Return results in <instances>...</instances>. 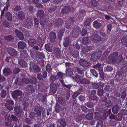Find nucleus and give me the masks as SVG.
Returning a JSON list of instances; mask_svg holds the SVG:
<instances>
[{"label": "nucleus", "mask_w": 127, "mask_h": 127, "mask_svg": "<svg viewBox=\"0 0 127 127\" xmlns=\"http://www.w3.org/2000/svg\"><path fill=\"white\" fill-rule=\"evenodd\" d=\"M44 12L43 10L39 11L37 13V17H41L40 20V23L41 25H44L46 24L47 23V21L45 19H43V17H41L43 16L44 14Z\"/></svg>", "instance_id": "f257e3e1"}, {"label": "nucleus", "mask_w": 127, "mask_h": 127, "mask_svg": "<svg viewBox=\"0 0 127 127\" xmlns=\"http://www.w3.org/2000/svg\"><path fill=\"white\" fill-rule=\"evenodd\" d=\"M75 80L77 83L80 82L81 83L86 84L88 82L87 80L82 78L81 77L78 75L75 76Z\"/></svg>", "instance_id": "f03ea898"}, {"label": "nucleus", "mask_w": 127, "mask_h": 127, "mask_svg": "<svg viewBox=\"0 0 127 127\" xmlns=\"http://www.w3.org/2000/svg\"><path fill=\"white\" fill-rule=\"evenodd\" d=\"M33 18L31 17H28L25 23V24L28 28H31V26L32 25Z\"/></svg>", "instance_id": "7ed1b4c3"}, {"label": "nucleus", "mask_w": 127, "mask_h": 127, "mask_svg": "<svg viewBox=\"0 0 127 127\" xmlns=\"http://www.w3.org/2000/svg\"><path fill=\"white\" fill-rule=\"evenodd\" d=\"M7 103L5 104V106L9 110H12L13 108L11 106L13 105L14 103L13 101L10 100H8L6 101Z\"/></svg>", "instance_id": "20e7f679"}, {"label": "nucleus", "mask_w": 127, "mask_h": 127, "mask_svg": "<svg viewBox=\"0 0 127 127\" xmlns=\"http://www.w3.org/2000/svg\"><path fill=\"white\" fill-rule=\"evenodd\" d=\"M8 53L12 56H17V52L16 50L12 48H9L8 50Z\"/></svg>", "instance_id": "39448f33"}, {"label": "nucleus", "mask_w": 127, "mask_h": 127, "mask_svg": "<svg viewBox=\"0 0 127 127\" xmlns=\"http://www.w3.org/2000/svg\"><path fill=\"white\" fill-rule=\"evenodd\" d=\"M97 53H95L92 54L91 56V59H93L94 57L95 59L97 60H98L101 57L102 54L101 52Z\"/></svg>", "instance_id": "423d86ee"}, {"label": "nucleus", "mask_w": 127, "mask_h": 127, "mask_svg": "<svg viewBox=\"0 0 127 127\" xmlns=\"http://www.w3.org/2000/svg\"><path fill=\"white\" fill-rule=\"evenodd\" d=\"M56 34L53 32H51L49 35V39H50V41L52 42L55 41L56 38Z\"/></svg>", "instance_id": "0eeeda50"}, {"label": "nucleus", "mask_w": 127, "mask_h": 127, "mask_svg": "<svg viewBox=\"0 0 127 127\" xmlns=\"http://www.w3.org/2000/svg\"><path fill=\"white\" fill-rule=\"evenodd\" d=\"M15 33L17 36L20 39H24V37L23 35L21 32L18 30H16L15 31Z\"/></svg>", "instance_id": "6e6552de"}, {"label": "nucleus", "mask_w": 127, "mask_h": 127, "mask_svg": "<svg viewBox=\"0 0 127 127\" xmlns=\"http://www.w3.org/2000/svg\"><path fill=\"white\" fill-rule=\"evenodd\" d=\"M50 88L52 93L53 94H55L57 90V87L56 85L53 83L51 84Z\"/></svg>", "instance_id": "1a4fd4ad"}, {"label": "nucleus", "mask_w": 127, "mask_h": 127, "mask_svg": "<svg viewBox=\"0 0 127 127\" xmlns=\"http://www.w3.org/2000/svg\"><path fill=\"white\" fill-rule=\"evenodd\" d=\"M11 71L8 68H5L3 70V74L5 76H7L11 74Z\"/></svg>", "instance_id": "9d476101"}, {"label": "nucleus", "mask_w": 127, "mask_h": 127, "mask_svg": "<svg viewBox=\"0 0 127 127\" xmlns=\"http://www.w3.org/2000/svg\"><path fill=\"white\" fill-rule=\"evenodd\" d=\"M26 45L25 43L23 42H19L18 44V47L20 49H23L26 47Z\"/></svg>", "instance_id": "9b49d317"}, {"label": "nucleus", "mask_w": 127, "mask_h": 127, "mask_svg": "<svg viewBox=\"0 0 127 127\" xmlns=\"http://www.w3.org/2000/svg\"><path fill=\"white\" fill-rule=\"evenodd\" d=\"M28 43L29 45L31 46H33L36 43V41L34 39H31L28 40Z\"/></svg>", "instance_id": "f8f14e48"}, {"label": "nucleus", "mask_w": 127, "mask_h": 127, "mask_svg": "<svg viewBox=\"0 0 127 127\" xmlns=\"http://www.w3.org/2000/svg\"><path fill=\"white\" fill-rule=\"evenodd\" d=\"M45 47L46 50L49 52L51 51L52 49L51 45L49 43L46 44L45 45Z\"/></svg>", "instance_id": "ddd939ff"}, {"label": "nucleus", "mask_w": 127, "mask_h": 127, "mask_svg": "<svg viewBox=\"0 0 127 127\" xmlns=\"http://www.w3.org/2000/svg\"><path fill=\"white\" fill-rule=\"evenodd\" d=\"M18 17L19 19H23L25 18V15L23 12H21L18 13Z\"/></svg>", "instance_id": "4468645a"}, {"label": "nucleus", "mask_w": 127, "mask_h": 127, "mask_svg": "<svg viewBox=\"0 0 127 127\" xmlns=\"http://www.w3.org/2000/svg\"><path fill=\"white\" fill-rule=\"evenodd\" d=\"M19 64L23 67H24L26 66L27 64L25 62L22 60H20L19 61Z\"/></svg>", "instance_id": "2eb2a0df"}, {"label": "nucleus", "mask_w": 127, "mask_h": 127, "mask_svg": "<svg viewBox=\"0 0 127 127\" xmlns=\"http://www.w3.org/2000/svg\"><path fill=\"white\" fill-rule=\"evenodd\" d=\"M6 17L9 21L12 20V15L9 12H7L6 14Z\"/></svg>", "instance_id": "dca6fc26"}, {"label": "nucleus", "mask_w": 127, "mask_h": 127, "mask_svg": "<svg viewBox=\"0 0 127 127\" xmlns=\"http://www.w3.org/2000/svg\"><path fill=\"white\" fill-rule=\"evenodd\" d=\"M101 24L97 21H95L94 22V26L96 28H97L100 27Z\"/></svg>", "instance_id": "f3484780"}, {"label": "nucleus", "mask_w": 127, "mask_h": 127, "mask_svg": "<svg viewBox=\"0 0 127 127\" xmlns=\"http://www.w3.org/2000/svg\"><path fill=\"white\" fill-rule=\"evenodd\" d=\"M118 107L117 105H115L113 108L112 111L113 113L114 114H117L118 112Z\"/></svg>", "instance_id": "a211bd4d"}, {"label": "nucleus", "mask_w": 127, "mask_h": 127, "mask_svg": "<svg viewBox=\"0 0 127 127\" xmlns=\"http://www.w3.org/2000/svg\"><path fill=\"white\" fill-rule=\"evenodd\" d=\"M69 39L68 37L64 39L63 44L64 46L67 47L68 46L69 43Z\"/></svg>", "instance_id": "6ab92c4d"}, {"label": "nucleus", "mask_w": 127, "mask_h": 127, "mask_svg": "<svg viewBox=\"0 0 127 127\" xmlns=\"http://www.w3.org/2000/svg\"><path fill=\"white\" fill-rule=\"evenodd\" d=\"M21 56H22V55H23V56H26V58H29V57H28V55L26 53V51L25 50H21ZM22 57H23L24 58H25V57L22 56Z\"/></svg>", "instance_id": "aec40b11"}, {"label": "nucleus", "mask_w": 127, "mask_h": 127, "mask_svg": "<svg viewBox=\"0 0 127 127\" xmlns=\"http://www.w3.org/2000/svg\"><path fill=\"white\" fill-rule=\"evenodd\" d=\"M37 57L38 59L42 58H44V56L42 53L38 52L37 53Z\"/></svg>", "instance_id": "412c9836"}, {"label": "nucleus", "mask_w": 127, "mask_h": 127, "mask_svg": "<svg viewBox=\"0 0 127 127\" xmlns=\"http://www.w3.org/2000/svg\"><path fill=\"white\" fill-rule=\"evenodd\" d=\"M22 94L21 92L19 90L15 91L14 93V96L15 95L17 96H19ZM12 96H13V95H12Z\"/></svg>", "instance_id": "4be33fe9"}, {"label": "nucleus", "mask_w": 127, "mask_h": 127, "mask_svg": "<svg viewBox=\"0 0 127 127\" xmlns=\"http://www.w3.org/2000/svg\"><path fill=\"white\" fill-rule=\"evenodd\" d=\"M86 61L83 59L80 60L79 61V64L83 66L86 65Z\"/></svg>", "instance_id": "5701e85b"}, {"label": "nucleus", "mask_w": 127, "mask_h": 127, "mask_svg": "<svg viewBox=\"0 0 127 127\" xmlns=\"http://www.w3.org/2000/svg\"><path fill=\"white\" fill-rule=\"evenodd\" d=\"M67 69V68L66 67V75L68 76H70L72 74V72L70 69L69 68L68 69Z\"/></svg>", "instance_id": "b1692460"}, {"label": "nucleus", "mask_w": 127, "mask_h": 127, "mask_svg": "<svg viewBox=\"0 0 127 127\" xmlns=\"http://www.w3.org/2000/svg\"><path fill=\"white\" fill-rule=\"evenodd\" d=\"M64 30L63 29L62 30L59 32L58 33V37L59 38H61L62 36L63 33L64 32Z\"/></svg>", "instance_id": "393cba45"}, {"label": "nucleus", "mask_w": 127, "mask_h": 127, "mask_svg": "<svg viewBox=\"0 0 127 127\" xmlns=\"http://www.w3.org/2000/svg\"><path fill=\"white\" fill-rule=\"evenodd\" d=\"M6 91L4 90H2L1 92L0 95L1 97L4 98L6 96Z\"/></svg>", "instance_id": "a878e982"}, {"label": "nucleus", "mask_w": 127, "mask_h": 127, "mask_svg": "<svg viewBox=\"0 0 127 127\" xmlns=\"http://www.w3.org/2000/svg\"><path fill=\"white\" fill-rule=\"evenodd\" d=\"M93 118V114L92 113H90L87 115L86 116V118L87 120H90L92 119Z\"/></svg>", "instance_id": "bb28decb"}, {"label": "nucleus", "mask_w": 127, "mask_h": 127, "mask_svg": "<svg viewBox=\"0 0 127 127\" xmlns=\"http://www.w3.org/2000/svg\"><path fill=\"white\" fill-rule=\"evenodd\" d=\"M91 72L93 75L97 77L98 76V75L96 73V72L95 70L94 69H92L91 70Z\"/></svg>", "instance_id": "cd10ccee"}, {"label": "nucleus", "mask_w": 127, "mask_h": 127, "mask_svg": "<svg viewBox=\"0 0 127 127\" xmlns=\"http://www.w3.org/2000/svg\"><path fill=\"white\" fill-rule=\"evenodd\" d=\"M98 95L100 96H102L103 94V90L102 89H99L98 91Z\"/></svg>", "instance_id": "c85d7f7f"}, {"label": "nucleus", "mask_w": 127, "mask_h": 127, "mask_svg": "<svg viewBox=\"0 0 127 127\" xmlns=\"http://www.w3.org/2000/svg\"><path fill=\"white\" fill-rule=\"evenodd\" d=\"M88 39L87 37H84L83 38L82 41L84 44H85L87 43Z\"/></svg>", "instance_id": "c756f323"}, {"label": "nucleus", "mask_w": 127, "mask_h": 127, "mask_svg": "<svg viewBox=\"0 0 127 127\" xmlns=\"http://www.w3.org/2000/svg\"><path fill=\"white\" fill-rule=\"evenodd\" d=\"M51 70V68L50 65L48 64L46 66V70L48 72H50Z\"/></svg>", "instance_id": "7c9ffc66"}, {"label": "nucleus", "mask_w": 127, "mask_h": 127, "mask_svg": "<svg viewBox=\"0 0 127 127\" xmlns=\"http://www.w3.org/2000/svg\"><path fill=\"white\" fill-rule=\"evenodd\" d=\"M91 3L94 6H96L97 4V2L95 0H91Z\"/></svg>", "instance_id": "2f4dec72"}, {"label": "nucleus", "mask_w": 127, "mask_h": 127, "mask_svg": "<svg viewBox=\"0 0 127 127\" xmlns=\"http://www.w3.org/2000/svg\"><path fill=\"white\" fill-rule=\"evenodd\" d=\"M111 109H109L108 110V111L107 112L106 114H103V116H104L105 115V117L104 118H105L106 117H107L109 115H110V113L111 112Z\"/></svg>", "instance_id": "473e14b6"}, {"label": "nucleus", "mask_w": 127, "mask_h": 127, "mask_svg": "<svg viewBox=\"0 0 127 127\" xmlns=\"http://www.w3.org/2000/svg\"><path fill=\"white\" fill-rule=\"evenodd\" d=\"M116 118L119 120H121L122 119L121 115L119 114H118L116 116Z\"/></svg>", "instance_id": "72a5a7b5"}, {"label": "nucleus", "mask_w": 127, "mask_h": 127, "mask_svg": "<svg viewBox=\"0 0 127 127\" xmlns=\"http://www.w3.org/2000/svg\"><path fill=\"white\" fill-rule=\"evenodd\" d=\"M122 114L123 115H125L127 114V111L126 110H123L121 111Z\"/></svg>", "instance_id": "f704fd0d"}, {"label": "nucleus", "mask_w": 127, "mask_h": 127, "mask_svg": "<svg viewBox=\"0 0 127 127\" xmlns=\"http://www.w3.org/2000/svg\"><path fill=\"white\" fill-rule=\"evenodd\" d=\"M111 104V102L110 100H107L105 103V105L106 106H110Z\"/></svg>", "instance_id": "c9c22d12"}, {"label": "nucleus", "mask_w": 127, "mask_h": 127, "mask_svg": "<svg viewBox=\"0 0 127 127\" xmlns=\"http://www.w3.org/2000/svg\"><path fill=\"white\" fill-rule=\"evenodd\" d=\"M81 108L82 110L85 113L87 112L88 111V109L85 106H82Z\"/></svg>", "instance_id": "e433bc0d"}, {"label": "nucleus", "mask_w": 127, "mask_h": 127, "mask_svg": "<svg viewBox=\"0 0 127 127\" xmlns=\"http://www.w3.org/2000/svg\"><path fill=\"white\" fill-rule=\"evenodd\" d=\"M56 79V76L53 75L51 76L50 78V81L51 82L54 81Z\"/></svg>", "instance_id": "4c0bfd02"}, {"label": "nucleus", "mask_w": 127, "mask_h": 127, "mask_svg": "<svg viewBox=\"0 0 127 127\" xmlns=\"http://www.w3.org/2000/svg\"><path fill=\"white\" fill-rule=\"evenodd\" d=\"M126 96V92H123L121 94V97L122 98H124Z\"/></svg>", "instance_id": "58836bf2"}, {"label": "nucleus", "mask_w": 127, "mask_h": 127, "mask_svg": "<svg viewBox=\"0 0 127 127\" xmlns=\"http://www.w3.org/2000/svg\"><path fill=\"white\" fill-rule=\"evenodd\" d=\"M12 38V36L10 35H8L5 37V39L6 40H10Z\"/></svg>", "instance_id": "ea45409f"}, {"label": "nucleus", "mask_w": 127, "mask_h": 127, "mask_svg": "<svg viewBox=\"0 0 127 127\" xmlns=\"http://www.w3.org/2000/svg\"><path fill=\"white\" fill-rule=\"evenodd\" d=\"M27 87L28 88H30V89H29L28 90L30 91H31L32 93H33L34 92V89H33V87L32 86L28 85V87Z\"/></svg>", "instance_id": "a19ab883"}, {"label": "nucleus", "mask_w": 127, "mask_h": 127, "mask_svg": "<svg viewBox=\"0 0 127 127\" xmlns=\"http://www.w3.org/2000/svg\"><path fill=\"white\" fill-rule=\"evenodd\" d=\"M20 69L18 68H16L14 70V73L15 74H16L20 72Z\"/></svg>", "instance_id": "79ce46f5"}, {"label": "nucleus", "mask_w": 127, "mask_h": 127, "mask_svg": "<svg viewBox=\"0 0 127 127\" xmlns=\"http://www.w3.org/2000/svg\"><path fill=\"white\" fill-rule=\"evenodd\" d=\"M57 75L60 78H61L62 77L63 75H64V74L63 73H62L61 72H58L57 74Z\"/></svg>", "instance_id": "37998d69"}, {"label": "nucleus", "mask_w": 127, "mask_h": 127, "mask_svg": "<svg viewBox=\"0 0 127 127\" xmlns=\"http://www.w3.org/2000/svg\"><path fill=\"white\" fill-rule=\"evenodd\" d=\"M60 124L62 126H64L66 125V123L64 120H62L60 122Z\"/></svg>", "instance_id": "c03bdc74"}, {"label": "nucleus", "mask_w": 127, "mask_h": 127, "mask_svg": "<svg viewBox=\"0 0 127 127\" xmlns=\"http://www.w3.org/2000/svg\"><path fill=\"white\" fill-rule=\"evenodd\" d=\"M34 22L35 24L36 25H37L39 23V21L38 19L36 18H34Z\"/></svg>", "instance_id": "a18cd8bd"}, {"label": "nucleus", "mask_w": 127, "mask_h": 127, "mask_svg": "<svg viewBox=\"0 0 127 127\" xmlns=\"http://www.w3.org/2000/svg\"><path fill=\"white\" fill-rule=\"evenodd\" d=\"M106 70L108 71H111L112 70V68L110 66H107L106 67Z\"/></svg>", "instance_id": "49530a36"}, {"label": "nucleus", "mask_w": 127, "mask_h": 127, "mask_svg": "<svg viewBox=\"0 0 127 127\" xmlns=\"http://www.w3.org/2000/svg\"><path fill=\"white\" fill-rule=\"evenodd\" d=\"M87 34V32L86 30H83L82 31V35L83 36H85Z\"/></svg>", "instance_id": "de8ad7c7"}, {"label": "nucleus", "mask_w": 127, "mask_h": 127, "mask_svg": "<svg viewBox=\"0 0 127 127\" xmlns=\"http://www.w3.org/2000/svg\"><path fill=\"white\" fill-rule=\"evenodd\" d=\"M3 25H4L5 26L7 27L8 25L9 24L8 23V22L6 21H5L3 23Z\"/></svg>", "instance_id": "09e8293b"}, {"label": "nucleus", "mask_w": 127, "mask_h": 127, "mask_svg": "<svg viewBox=\"0 0 127 127\" xmlns=\"http://www.w3.org/2000/svg\"><path fill=\"white\" fill-rule=\"evenodd\" d=\"M11 117L12 119L14 121H16L17 120V118L15 116H14L13 115H12L11 116Z\"/></svg>", "instance_id": "8fccbe9b"}, {"label": "nucleus", "mask_w": 127, "mask_h": 127, "mask_svg": "<svg viewBox=\"0 0 127 127\" xmlns=\"http://www.w3.org/2000/svg\"><path fill=\"white\" fill-rule=\"evenodd\" d=\"M20 9V7L19 6H17L15 8V10L16 11H18Z\"/></svg>", "instance_id": "3c124183"}, {"label": "nucleus", "mask_w": 127, "mask_h": 127, "mask_svg": "<svg viewBox=\"0 0 127 127\" xmlns=\"http://www.w3.org/2000/svg\"><path fill=\"white\" fill-rule=\"evenodd\" d=\"M5 118L6 120H7L9 121H10V119L11 118L10 116H9L8 115H7L5 117Z\"/></svg>", "instance_id": "603ef678"}, {"label": "nucleus", "mask_w": 127, "mask_h": 127, "mask_svg": "<svg viewBox=\"0 0 127 127\" xmlns=\"http://www.w3.org/2000/svg\"><path fill=\"white\" fill-rule=\"evenodd\" d=\"M47 75V74L46 72H44L43 73V75L44 78H45Z\"/></svg>", "instance_id": "864d4df0"}, {"label": "nucleus", "mask_w": 127, "mask_h": 127, "mask_svg": "<svg viewBox=\"0 0 127 127\" xmlns=\"http://www.w3.org/2000/svg\"><path fill=\"white\" fill-rule=\"evenodd\" d=\"M27 79L26 78H24L23 79L22 81L23 82L27 83H29V82L28 81H27Z\"/></svg>", "instance_id": "5fc2aeb1"}, {"label": "nucleus", "mask_w": 127, "mask_h": 127, "mask_svg": "<svg viewBox=\"0 0 127 127\" xmlns=\"http://www.w3.org/2000/svg\"><path fill=\"white\" fill-rule=\"evenodd\" d=\"M109 85H107L105 88V90L107 91H109Z\"/></svg>", "instance_id": "6e6d98bb"}, {"label": "nucleus", "mask_w": 127, "mask_h": 127, "mask_svg": "<svg viewBox=\"0 0 127 127\" xmlns=\"http://www.w3.org/2000/svg\"><path fill=\"white\" fill-rule=\"evenodd\" d=\"M4 80V78L3 76L2 77L0 76V82L3 81Z\"/></svg>", "instance_id": "4d7b16f0"}, {"label": "nucleus", "mask_w": 127, "mask_h": 127, "mask_svg": "<svg viewBox=\"0 0 127 127\" xmlns=\"http://www.w3.org/2000/svg\"><path fill=\"white\" fill-rule=\"evenodd\" d=\"M79 98L81 101H82L84 99V97L81 95L79 96Z\"/></svg>", "instance_id": "13d9d810"}, {"label": "nucleus", "mask_w": 127, "mask_h": 127, "mask_svg": "<svg viewBox=\"0 0 127 127\" xmlns=\"http://www.w3.org/2000/svg\"><path fill=\"white\" fill-rule=\"evenodd\" d=\"M79 94H78L77 93H76L74 94L73 95H72L73 97V98H74V97H76Z\"/></svg>", "instance_id": "bf43d9fd"}, {"label": "nucleus", "mask_w": 127, "mask_h": 127, "mask_svg": "<svg viewBox=\"0 0 127 127\" xmlns=\"http://www.w3.org/2000/svg\"><path fill=\"white\" fill-rule=\"evenodd\" d=\"M96 93V91L95 90H93L91 92V94L92 95H93V96H94V95Z\"/></svg>", "instance_id": "052dcab7"}, {"label": "nucleus", "mask_w": 127, "mask_h": 127, "mask_svg": "<svg viewBox=\"0 0 127 127\" xmlns=\"http://www.w3.org/2000/svg\"><path fill=\"white\" fill-rule=\"evenodd\" d=\"M33 3L36 4L38 3L39 0H32Z\"/></svg>", "instance_id": "680f3d73"}, {"label": "nucleus", "mask_w": 127, "mask_h": 127, "mask_svg": "<svg viewBox=\"0 0 127 127\" xmlns=\"http://www.w3.org/2000/svg\"><path fill=\"white\" fill-rule=\"evenodd\" d=\"M64 86L65 87H66L69 89L72 86L70 85H64Z\"/></svg>", "instance_id": "e2e57ef3"}, {"label": "nucleus", "mask_w": 127, "mask_h": 127, "mask_svg": "<svg viewBox=\"0 0 127 127\" xmlns=\"http://www.w3.org/2000/svg\"><path fill=\"white\" fill-rule=\"evenodd\" d=\"M36 114L38 116H40L41 115V112L40 111H38L37 112Z\"/></svg>", "instance_id": "0e129e2a"}, {"label": "nucleus", "mask_w": 127, "mask_h": 127, "mask_svg": "<svg viewBox=\"0 0 127 127\" xmlns=\"http://www.w3.org/2000/svg\"><path fill=\"white\" fill-rule=\"evenodd\" d=\"M111 25L109 24L107 26V28L108 30L110 31L111 29Z\"/></svg>", "instance_id": "69168bd1"}, {"label": "nucleus", "mask_w": 127, "mask_h": 127, "mask_svg": "<svg viewBox=\"0 0 127 127\" xmlns=\"http://www.w3.org/2000/svg\"><path fill=\"white\" fill-rule=\"evenodd\" d=\"M37 77L40 80H41L42 79V76L41 75L39 74L37 75Z\"/></svg>", "instance_id": "338daca9"}, {"label": "nucleus", "mask_w": 127, "mask_h": 127, "mask_svg": "<svg viewBox=\"0 0 127 127\" xmlns=\"http://www.w3.org/2000/svg\"><path fill=\"white\" fill-rule=\"evenodd\" d=\"M105 18L107 20H109L110 18V17L109 16L107 15H105Z\"/></svg>", "instance_id": "774afa93"}]
</instances>
